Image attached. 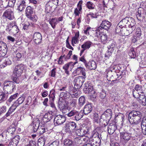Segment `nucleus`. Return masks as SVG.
Returning a JSON list of instances; mask_svg holds the SVG:
<instances>
[{
  "instance_id": "bf43d9fd",
  "label": "nucleus",
  "mask_w": 146,
  "mask_h": 146,
  "mask_svg": "<svg viewBox=\"0 0 146 146\" xmlns=\"http://www.w3.org/2000/svg\"><path fill=\"white\" fill-rule=\"evenodd\" d=\"M6 111V108L5 106H3L0 108V115L4 113Z\"/></svg>"
},
{
  "instance_id": "c85d7f7f",
  "label": "nucleus",
  "mask_w": 146,
  "mask_h": 146,
  "mask_svg": "<svg viewBox=\"0 0 146 146\" xmlns=\"http://www.w3.org/2000/svg\"><path fill=\"white\" fill-rule=\"evenodd\" d=\"M122 65L121 64L116 65L112 66L111 69L112 70H115V71L116 72H122L124 70L122 68Z\"/></svg>"
},
{
  "instance_id": "052dcab7",
  "label": "nucleus",
  "mask_w": 146,
  "mask_h": 146,
  "mask_svg": "<svg viewBox=\"0 0 146 146\" xmlns=\"http://www.w3.org/2000/svg\"><path fill=\"white\" fill-rule=\"evenodd\" d=\"M7 52V50H0V57H3L5 56Z\"/></svg>"
},
{
  "instance_id": "864d4df0",
  "label": "nucleus",
  "mask_w": 146,
  "mask_h": 146,
  "mask_svg": "<svg viewBox=\"0 0 146 146\" xmlns=\"http://www.w3.org/2000/svg\"><path fill=\"white\" fill-rule=\"evenodd\" d=\"M88 15L90 16L92 18H96L99 15V14L98 12L93 13L90 12L88 14Z\"/></svg>"
},
{
  "instance_id": "5fc2aeb1",
  "label": "nucleus",
  "mask_w": 146,
  "mask_h": 146,
  "mask_svg": "<svg viewBox=\"0 0 146 146\" xmlns=\"http://www.w3.org/2000/svg\"><path fill=\"white\" fill-rule=\"evenodd\" d=\"M18 95V93H17L14 94L13 95L11 96L9 99V101L11 102L13 101L17 97Z\"/></svg>"
},
{
  "instance_id": "4be33fe9",
  "label": "nucleus",
  "mask_w": 146,
  "mask_h": 146,
  "mask_svg": "<svg viewBox=\"0 0 146 146\" xmlns=\"http://www.w3.org/2000/svg\"><path fill=\"white\" fill-rule=\"evenodd\" d=\"M86 67L91 70H95L96 68L97 65L96 62L94 61H90L87 64H85Z\"/></svg>"
},
{
  "instance_id": "f704fd0d",
  "label": "nucleus",
  "mask_w": 146,
  "mask_h": 146,
  "mask_svg": "<svg viewBox=\"0 0 146 146\" xmlns=\"http://www.w3.org/2000/svg\"><path fill=\"white\" fill-rule=\"evenodd\" d=\"M46 139V137L43 136L40 137L38 139V146H44L45 143V141Z\"/></svg>"
},
{
  "instance_id": "b1692460",
  "label": "nucleus",
  "mask_w": 146,
  "mask_h": 146,
  "mask_svg": "<svg viewBox=\"0 0 146 146\" xmlns=\"http://www.w3.org/2000/svg\"><path fill=\"white\" fill-rule=\"evenodd\" d=\"M3 62L0 65L1 68H4L7 65H10L11 64V60L7 57H5L2 59Z\"/></svg>"
},
{
  "instance_id": "ddd939ff",
  "label": "nucleus",
  "mask_w": 146,
  "mask_h": 146,
  "mask_svg": "<svg viewBox=\"0 0 146 146\" xmlns=\"http://www.w3.org/2000/svg\"><path fill=\"white\" fill-rule=\"evenodd\" d=\"M117 46L116 43L115 41H112L110 44L108 46V50L106 54V55L108 54L109 55H110V54L112 53L114 50H115Z\"/></svg>"
},
{
  "instance_id": "603ef678",
  "label": "nucleus",
  "mask_w": 146,
  "mask_h": 146,
  "mask_svg": "<svg viewBox=\"0 0 146 146\" xmlns=\"http://www.w3.org/2000/svg\"><path fill=\"white\" fill-rule=\"evenodd\" d=\"M140 93L138 92L136 90H134V89L133 90V96L135 98H138V97L141 94Z\"/></svg>"
},
{
  "instance_id": "39448f33",
  "label": "nucleus",
  "mask_w": 146,
  "mask_h": 146,
  "mask_svg": "<svg viewBox=\"0 0 146 146\" xmlns=\"http://www.w3.org/2000/svg\"><path fill=\"white\" fill-rule=\"evenodd\" d=\"M25 68V65L20 64L16 66L15 68L13 73L17 76H20L23 72Z\"/></svg>"
},
{
  "instance_id": "3c124183",
  "label": "nucleus",
  "mask_w": 146,
  "mask_h": 146,
  "mask_svg": "<svg viewBox=\"0 0 146 146\" xmlns=\"http://www.w3.org/2000/svg\"><path fill=\"white\" fill-rule=\"evenodd\" d=\"M64 143L65 145L70 146L72 144V141L68 139H66L64 140Z\"/></svg>"
},
{
  "instance_id": "338daca9",
  "label": "nucleus",
  "mask_w": 146,
  "mask_h": 146,
  "mask_svg": "<svg viewBox=\"0 0 146 146\" xmlns=\"http://www.w3.org/2000/svg\"><path fill=\"white\" fill-rule=\"evenodd\" d=\"M36 143L35 141L31 140L29 141V144L25 146H36Z\"/></svg>"
},
{
  "instance_id": "dca6fc26",
  "label": "nucleus",
  "mask_w": 146,
  "mask_h": 146,
  "mask_svg": "<svg viewBox=\"0 0 146 146\" xmlns=\"http://www.w3.org/2000/svg\"><path fill=\"white\" fill-rule=\"evenodd\" d=\"M141 35V29L139 28H137L135 30V33L134 36V38L132 39V42H135L139 40Z\"/></svg>"
},
{
  "instance_id": "6ab92c4d",
  "label": "nucleus",
  "mask_w": 146,
  "mask_h": 146,
  "mask_svg": "<svg viewBox=\"0 0 146 146\" xmlns=\"http://www.w3.org/2000/svg\"><path fill=\"white\" fill-rule=\"evenodd\" d=\"M85 71L86 69L85 68L79 67L74 71V73L78 75L81 74L83 76V77H86Z\"/></svg>"
},
{
  "instance_id": "0e129e2a",
  "label": "nucleus",
  "mask_w": 146,
  "mask_h": 146,
  "mask_svg": "<svg viewBox=\"0 0 146 146\" xmlns=\"http://www.w3.org/2000/svg\"><path fill=\"white\" fill-rule=\"evenodd\" d=\"M35 54L33 52L29 53L28 54V58L30 59V60H32L35 58Z\"/></svg>"
},
{
  "instance_id": "412c9836",
  "label": "nucleus",
  "mask_w": 146,
  "mask_h": 146,
  "mask_svg": "<svg viewBox=\"0 0 146 146\" xmlns=\"http://www.w3.org/2000/svg\"><path fill=\"white\" fill-rule=\"evenodd\" d=\"M7 31H10L11 30L12 32L14 33H17L19 31V29L17 25H12L10 24L8 26H7L6 29Z\"/></svg>"
},
{
  "instance_id": "cd10ccee",
  "label": "nucleus",
  "mask_w": 146,
  "mask_h": 146,
  "mask_svg": "<svg viewBox=\"0 0 146 146\" xmlns=\"http://www.w3.org/2000/svg\"><path fill=\"white\" fill-rule=\"evenodd\" d=\"M92 110V107L91 104L86 105L84 108L83 112L85 115H87L90 113Z\"/></svg>"
},
{
  "instance_id": "37998d69",
  "label": "nucleus",
  "mask_w": 146,
  "mask_h": 146,
  "mask_svg": "<svg viewBox=\"0 0 146 146\" xmlns=\"http://www.w3.org/2000/svg\"><path fill=\"white\" fill-rule=\"evenodd\" d=\"M49 23L53 29H54L57 23L55 18L52 19L49 21Z\"/></svg>"
},
{
  "instance_id": "f03ea898",
  "label": "nucleus",
  "mask_w": 146,
  "mask_h": 146,
  "mask_svg": "<svg viewBox=\"0 0 146 146\" xmlns=\"http://www.w3.org/2000/svg\"><path fill=\"white\" fill-rule=\"evenodd\" d=\"M3 90L4 92L7 94H10L15 90L17 85L12 81H5L4 82Z\"/></svg>"
},
{
  "instance_id": "680f3d73",
  "label": "nucleus",
  "mask_w": 146,
  "mask_h": 146,
  "mask_svg": "<svg viewBox=\"0 0 146 146\" xmlns=\"http://www.w3.org/2000/svg\"><path fill=\"white\" fill-rule=\"evenodd\" d=\"M56 73V68H54L50 72V76L52 77H55Z\"/></svg>"
},
{
  "instance_id": "4c0bfd02",
  "label": "nucleus",
  "mask_w": 146,
  "mask_h": 146,
  "mask_svg": "<svg viewBox=\"0 0 146 146\" xmlns=\"http://www.w3.org/2000/svg\"><path fill=\"white\" fill-rule=\"evenodd\" d=\"M16 130L15 126L14 125L10 126L7 129V132L11 134H13Z\"/></svg>"
},
{
  "instance_id": "8fccbe9b",
  "label": "nucleus",
  "mask_w": 146,
  "mask_h": 146,
  "mask_svg": "<svg viewBox=\"0 0 146 146\" xmlns=\"http://www.w3.org/2000/svg\"><path fill=\"white\" fill-rule=\"evenodd\" d=\"M43 29L44 31V32L46 33V34H48V33H49L48 32V30H51V29L48 26V25L47 24H45L44 26L43 27Z\"/></svg>"
},
{
  "instance_id": "c9c22d12",
  "label": "nucleus",
  "mask_w": 146,
  "mask_h": 146,
  "mask_svg": "<svg viewBox=\"0 0 146 146\" xmlns=\"http://www.w3.org/2000/svg\"><path fill=\"white\" fill-rule=\"evenodd\" d=\"M121 23H119L116 26L115 29V32L117 33H121V34H123V33L122 31L123 30L122 29L124 27V26L121 24Z\"/></svg>"
},
{
  "instance_id": "423d86ee",
  "label": "nucleus",
  "mask_w": 146,
  "mask_h": 146,
  "mask_svg": "<svg viewBox=\"0 0 146 146\" xmlns=\"http://www.w3.org/2000/svg\"><path fill=\"white\" fill-rule=\"evenodd\" d=\"M119 131L121 139L128 141L131 138V134L128 132L127 130H124L122 131V130L121 129Z\"/></svg>"
},
{
  "instance_id": "4d7b16f0",
  "label": "nucleus",
  "mask_w": 146,
  "mask_h": 146,
  "mask_svg": "<svg viewBox=\"0 0 146 146\" xmlns=\"http://www.w3.org/2000/svg\"><path fill=\"white\" fill-rule=\"evenodd\" d=\"M93 119L95 122H98L99 117L97 113H94Z\"/></svg>"
},
{
  "instance_id": "f257e3e1",
  "label": "nucleus",
  "mask_w": 146,
  "mask_h": 146,
  "mask_svg": "<svg viewBox=\"0 0 146 146\" xmlns=\"http://www.w3.org/2000/svg\"><path fill=\"white\" fill-rule=\"evenodd\" d=\"M142 117V114L140 111L132 110L128 115L129 121L131 125H137L141 122Z\"/></svg>"
},
{
  "instance_id": "69168bd1",
  "label": "nucleus",
  "mask_w": 146,
  "mask_h": 146,
  "mask_svg": "<svg viewBox=\"0 0 146 146\" xmlns=\"http://www.w3.org/2000/svg\"><path fill=\"white\" fill-rule=\"evenodd\" d=\"M83 3V1H80L77 5V8H78V9L80 11H81L82 10V4Z\"/></svg>"
},
{
  "instance_id": "6e6d98bb",
  "label": "nucleus",
  "mask_w": 146,
  "mask_h": 146,
  "mask_svg": "<svg viewBox=\"0 0 146 146\" xmlns=\"http://www.w3.org/2000/svg\"><path fill=\"white\" fill-rule=\"evenodd\" d=\"M16 2V0H9V1L8 5L9 7H13L14 6Z\"/></svg>"
},
{
  "instance_id": "2eb2a0df",
  "label": "nucleus",
  "mask_w": 146,
  "mask_h": 146,
  "mask_svg": "<svg viewBox=\"0 0 146 146\" xmlns=\"http://www.w3.org/2000/svg\"><path fill=\"white\" fill-rule=\"evenodd\" d=\"M33 39L36 44H39L41 42L42 39L41 34L39 32L35 33L33 35Z\"/></svg>"
},
{
  "instance_id": "7c9ffc66",
  "label": "nucleus",
  "mask_w": 146,
  "mask_h": 146,
  "mask_svg": "<svg viewBox=\"0 0 146 146\" xmlns=\"http://www.w3.org/2000/svg\"><path fill=\"white\" fill-rule=\"evenodd\" d=\"M136 17L137 19L139 21H143L144 18V16L142 13L141 10L139 9L138 11L136 13Z\"/></svg>"
},
{
  "instance_id": "4468645a",
  "label": "nucleus",
  "mask_w": 146,
  "mask_h": 146,
  "mask_svg": "<svg viewBox=\"0 0 146 146\" xmlns=\"http://www.w3.org/2000/svg\"><path fill=\"white\" fill-rule=\"evenodd\" d=\"M89 142H95L96 143L100 142L101 140L99 136V134L97 132H96L93 133L91 137L89 139Z\"/></svg>"
},
{
  "instance_id": "c03bdc74",
  "label": "nucleus",
  "mask_w": 146,
  "mask_h": 146,
  "mask_svg": "<svg viewBox=\"0 0 146 146\" xmlns=\"http://www.w3.org/2000/svg\"><path fill=\"white\" fill-rule=\"evenodd\" d=\"M7 50V47L6 44L3 42H0V50Z\"/></svg>"
},
{
  "instance_id": "a18cd8bd",
  "label": "nucleus",
  "mask_w": 146,
  "mask_h": 146,
  "mask_svg": "<svg viewBox=\"0 0 146 146\" xmlns=\"http://www.w3.org/2000/svg\"><path fill=\"white\" fill-rule=\"evenodd\" d=\"M85 103V98L84 96L80 97L79 99V104L80 106H82Z\"/></svg>"
},
{
  "instance_id": "a211bd4d",
  "label": "nucleus",
  "mask_w": 146,
  "mask_h": 146,
  "mask_svg": "<svg viewBox=\"0 0 146 146\" xmlns=\"http://www.w3.org/2000/svg\"><path fill=\"white\" fill-rule=\"evenodd\" d=\"M20 137L19 135L15 136L10 142L9 145L10 146H16L20 140Z\"/></svg>"
},
{
  "instance_id": "ea45409f",
  "label": "nucleus",
  "mask_w": 146,
  "mask_h": 146,
  "mask_svg": "<svg viewBox=\"0 0 146 146\" xmlns=\"http://www.w3.org/2000/svg\"><path fill=\"white\" fill-rule=\"evenodd\" d=\"M132 18H129V17H125L124 19H122L119 23H121V24L122 25V23H123V25H122L124 26V27L125 26V25L126 24H127V23L129 22V20L131 19V21L132 19Z\"/></svg>"
},
{
  "instance_id": "de8ad7c7",
  "label": "nucleus",
  "mask_w": 146,
  "mask_h": 146,
  "mask_svg": "<svg viewBox=\"0 0 146 146\" xmlns=\"http://www.w3.org/2000/svg\"><path fill=\"white\" fill-rule=\"evenodd\" d=\"M77 113V111L75 110H71L70 112H68L67 114H66V115H67L68 117H71L74 116L76 115V113Z\"/></svg>"
},
{
  "instance_id": "79ce46f5",
  "label": "nucleus",
  "mask_w": 146,
  "mask_h": 146,
  "mask_svg": "<svg viewBox=\"0 0 146 146\" xmlns=\"http://www.w3.org/2000/svg\"><path fill=\"white\" fill-rule=\"evenodd\" d=\"M47 129L44 126H40L38 129L37 131L40 134H42L44 133Z\"/></svg>"
},
{
  "instance_id": "c756f323",
  "label": "nucleus",
  "mask_w": 146,
  "mask_h": 146,
  "mask_svg": "<svg viewBox=\"0 0 146 146\" xmlns=\"http://www.w3.org/2000/svg\"><path fill=\"white\" fill-rule=\"evenodd\" d=\"M141 127L142 132L146 135V117H143L141 123Z\"/></svg>"
},
{
  "instance_id": "393cba45",
  "label": "nucleus",
  "mask_w": 146,
  "mask_h": 146,
  "mask_svg": "<svg viewBox=\"0 0 146 146\" xmlns=\"http://www.w3.org/2000/svg\"><path fill=\"white\" fill-rule=\"evenodd\" d=\"M79 37V33L78 31L76 32L74 36L72 37V44L73 46H74V44H76L78 43Z\"/></svg>"
},
{
  "instance_id": "774afa93",
  "label": "nucleus",
  "mask_w": 146,
  "mask_h": 146,
  "mask_svg": "<svg viewBox=\"0 0 146 146\" xmlns=\"http://www.w3.org/2000/svg\"><path fill=\"white\" fill-rule=\"evenodd\" d=\"M59 141H56L53 142L51 144L49 145V146H59Z\"/></svg>"
},
{
  "instance_id": "2f4dec72",
  "label": "nucleus",
  "mask_w": 146,
  "mask_h": 146,
  "mask_svg": "<svg viewBox=\"0 0 146 146\" xmlns=\"http://www.w3.org/2000/svg\"><path fill=\"white\" fill-rule=\"evenodd\" d=\"M137 100L143 106L146 105V100L145 96L141 94L137 99Z\"/></svg>"
},
{
  "instance_id": "e433bc0d",
  "label": "nucleus",
  "mask_w": 146,
  "mask_h": 146,
  "mask_svg": "<svg viewBox=\"0 0 146 146\" xmlns=\"http://www.w3.org/2000/svg\"><path fill=\"white\" fill-rule=\"evenodd\" d=\"M76 113V115H74V117L75 119L77 121H78L81 119L83 115L82 111H80V112L77 111V113Z\"/></svg>"
},
{
  "instance_id": "09e8293b",
  "label": "nucleus",
  "mask_w": 146,
  "mask_h": 146,
  "mask_svg": "<svg viewBox=\"0 0 146 146\" xmlns=\"http://www.w3.org/2000/svg\"><path fill=\"white\" fill-rule=\"evenodd\" d=\"M19 76H17L16 75H15V76H14L13 78V81L16 84H19L20 82V81L19 78Z\"/></svg>"
},
{
  "instance_id": "58836bf2",
  "label": "nucleus",
  "mask_w": 146,
  "mask_h": 146,
  "mask_svg": "<svg viewBox=\"0 0 146 146\" xmlns=\"http://www.w3.org/2000/svg\"><path fill=\"white\" fill-rule=\"evenodd\" d=\"M129 55L131 58H134L137 56V54L135 52L133 49L131 48L129 53Z\"/></svg>"
},
{
  "instance_id": "aec40b11",
  "label": "nucleus",
  "mask_w": 146,
  "mask_h": 146,
  "mask_svg": "<svg viewBox=\"0 0 146 146\" xmlns=\"http://www.w3.org/2000/svg\"><path fill=\"white\" fill-rule=\"evenodd\" d=\"M135 24V20L133 19H132L131 23L129 25L128 28L127 29V31L128 32L129 35L131 34L135 30L136 28Z\"/></svg>"
},
{
  "instance_id": "f8f14e48",
  "label": "nucleus",
  "mask_w": 146,
  "mask_h": 146,
  "mask_svg": "<svg viewBox=\"0 0 146 146\" xmlns=\"http://www.w3.org/2000/svg\"><path fill=\"white\" fill-rule=\"evenodd\" d=\"M52 113V111L48 112L46 113L42 118L41 122L44 124L50 121L53 117V115L50 113Z\"/></svg>"
},
{
  "instance_id": "7ed1b4c3",
  "label": "nucleus",
  "mask_w": 146,
  "mask_h": 146,
  "mask_svg": "<svg viewBox=\"0 0 146 146\" xmlns=\"http://www.w3.org/2000/svg\"><path fill=\"white\" fill-rule=\"evenodd\" d=\"M94 36L97 37L103 44H106L108 41V35L101 31L96 30L95 31Z\"/></svg>"
},
{
  "instance_id": "5701e85b",
  "label": "nucleus",
  "mask_w": 146,
  "mask_h": 146,
  "mask_svg": "<svg viewBox=\"0 0 146 146\" xmlns=\"http://www.w3.org/2000/svg\"><path fill=\"white\" fill-rule=\"evenodd\" d=\"M40 122L38 119H35L33 121L32 124L33 130L34 132H36L37 131L38 129L40 126H39Z\"/></svg>"
},
{
  "instance_id": "a878e982",
  "label": "nucleus",
  "mask_w": 146,
  "mask_h": 146,
  "mask_svg": "<svg viewBox=\"0 0 146 146\" xmlns=\"http://www.w3.org/2000/svg\"><path fill=\"white\" fill-rule=\"evenodd\" d=\"M112 113L111 109H108L101 115L100 119V121H102V120H105L104 117L106 115H108V116L110 117H111Z\"/></svg>"
},
{
  "instance_id": "72a5a7b5",
  "label": "nucleus",
  "mask_w": 146,
  "mask_h": 146,
  "mask_svg": "<svg viewBox=\"0 0 146 146\" xmlns=\"http://www.w3.org/2000/svg\"><path fill=\"white\" fill-rule=\"evenodd\" d=\"M26 16L27 18L30 17L33 13V9L31 6H28L25 10Z\"/></svg>"
},
{
  "instance_id": "13d9d810",
  "label": "nucleus",
  "mask_w": 146,
  "mask_h": 146,
  "mask_svg": "<svg viewBox=\"0 0 146 146\" xmlns=\"http://www.w3.org/2000/svg\"><path fill=\"white\" fill-rule=\"evenodd\" d=\"M81 11L78 10L77 8H75L74 12L75 16V17H76L78 16L80 17V15H80Z\"/></svg>"
},
{
  "instance_id": "1a4fd4ad",
  "label": "nucleus",
  "mask_w": 146,
  "mask_h": 146,
  "mask_svg": "<svg viewBox=\"0 0 146 146\" xmlns=\"http://www.w3.org/2000/svg\"><path fill=\"white\" fill-rule=\"evenodd\" d=\"M111 26L110 23L107 20L102 21L101 26L97 29V31H101L102 29L108 30Z\"/></svg>"
},
{
  "instance_id": "20e7f679",
  "label": "nucleus",
  "mask_w": 146,
  "mask_h": 146,
  "mask_svg": "<svg viewBox=\"0 0 146 146\" xmlns=\"http://www.w3.org/2000/svg\"><path fill=\"white\" fill-rule=\"evenodd\" d=\"M86 78L82 76H78L75 78L74 82L75 88H80L85 81Z\"/></svg>"
},
{
  "instance_id": "e2e57ef3",
  "label": "nucleus",
  "mask_w": 146,
  "mask_h": 146,
  "mask_svg": "<svg viewBox=\"0 0 146 146\" xmlns=\"http://www.w3.org/2000/svg\"><path fill=\"white\" fill-rule=\"evenodd\" d=\"M91 28L90 27H87L85 30H84V34L88 36L90 35L89 31Z\"/></svg>"
},
{
  "instance_id": "0eeeda50",
  "label": "nucleus",
  "mask_w": 146,
  "mask_h": 146,
  "mask_svg": "<svg viewBox=\"0 0 146 146\" xmlns=\"http://www.w3.org/2000/svg\"><path fill=\"white\" fill-rule=\"evenodd\" d=\"M2 16L3 17L10 20H13L14 18L13 12L9 9H7L4 12Z\"/></svg>"
},
{
  "instance_id": "9d476101",
  "label": "nucleus",
  "mask_w": 146,
  "mask_h": 146,
  "mask_svg": "<svg viewBox=\"0 0 146 146\" xmlns=\"http://www.w3.org/2000/svg\"><path fill=\"white\" fill-rule=\"evenodd\" d=\"M76 124L74 122L71 121L69 122L66 125V130L69 132H74L76 130Z\"/></svg>"
},
{
  "instance_id": "f3484780",
  "label": "nucleus",
  "mask_w": 146,
  "mask_h": 146,
  "mask_svg": "<svg viewBox=\"0 0 146 146\" xmlns=\"http://www.w3.org/2000/svg\"><path fill=\"white\" fill-rule=\"evenodd\" d=\"M17 9L20 11H22L26 7V3L24 0H19L17 3Z\"/></svg>"
},
{
  "instance_id": "49530a36",
  "label": "nucleus",
  "mask_w": 146,
  "mask_h": 146,
  "mask_svg": "<svg viewBox=\"0 0 146 146\" xmlns=\"http://www.w3.org/2000/svg\"><path fill=\"white\" fill-rule=\"evenodd\" d=\"M134 90H136L139 93H140L142 94L143 92L142 89V86L139 85H137L135 87V89Z\"/></svg>"
},
{
  "instance_id": "6e6552de",
  "label": "nucleus",
  "mask_w": 146,
  "mask_h": 146,
  "mask_svg": "<svg viewBox=\"0 0 146 146\" xmlns=\"http://www.w3.org/2000/svg\"><path fill=\"white\" fill-rule=\"evenodd\" d=\"M64 117L60 115H56L54 119V123L55 126L61 125L64 123L65 121Z\"/></svg>"
},
{
  "instance_id": "9b49d317",
  "label": "nucleus",
  "mask_w": 146,
  "mask_h": 146,
  "mask_svg": "<svg viewBox=\"0 0 146 146\" xmlns=\"http://www.w3.org/2000/svg\"><path fill=\"white\" fill-rule=\"evenodd\" d=\"M92 43L90 41H88L84 42L81 46L82 49L80 50V56H81L84 53V51L88 49L91 47Z\"/></svg>"
},
{
  "instance_id": "bb28decb",
  "label": "nucleus",
  "mask_w": 146,
  "mask_h": 146,
  "mask_svg": "<svg viewBox=\"0 0 146 146\" xmlns=\"http://www.w3.org/2000/svg\"><path fill=\"white\" fill-rule=\"evenodd\" d=\"M117 127L115 124L111 123L109 125L108 128V132L109 134H112L117 129Z\"/></svg>"
},
{
  "instance_id": "473e14b6",
  "label": "nucleus",
  "mask_w": 146,
  "mask_h": 146,
  "mask_svg": "<svg viewBox=\"0 0 146 146\" xmlns=\"http://www.w3.org/2000/svg\"><path fill=\"white\" fill-rule=\"evenodd\" d=\"M85 88L86 89H88V92L89 93L91 92V94H94V95H91V96H92L93 98L96 97L95 92L94 90H93V88L92 86H89L88 84H86V83L85 84Z\"/></svg>"
},
{
  "instance_id": "a19ab883",
  "label": "nucleus",
  "mask_w": 146,
  "mask_h": 146,
  "mask_svg": "<svg viewBox=\"0 0 146 146\" xmlns=\"http://www.w3.org/2000/svg\"><path fill=\"white\" fill-rule=\"evenodd\" d=\"M87 8L90 9H94L95 7V5L92 2L88 1L86 4Z\"/></svg>"
}]
</instances>
